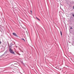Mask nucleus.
Wrapping results in <instances>:
<instances>
[{
    "mask_svg": "<svg viewBox=\"0 0 74 74\" xmlns=\"http://www.w3.org/2000/svg\"><path fill=\"white\" fill-rule=\"evenodd\" d=\"M22 40H24V41H25V39L23 38H22Z\"/></svg>",
    "mask_w": 74,
    "mask_h": 74,
    "instance_id": "0eeeda50",
    "label": "nucleus"
},
{
    "mask_svg": "<svg viewBox=\"0 0 74 74\" xmlns=\"http://www.w3.org/2000/svg\"><path fill=\"white\" fill-rule=\"evenodd\" d=\"M13 65H14V64H13Z\"/></svg>",
    "mask_w": 74,
    "mask_h": 74,
    "instance_id": "a211bd4d",
    "label": "nucleus"
},
{
    "mask_svg": "<svg viewBox=\"0 0 74 74\" xmlns=\"http://www.w3.org/2000/svg\"><path fill=\"white\" fill-rule=\"evenodd\" d=\"M20 62H21V63L22 64H24V63H23V60H20Z\"/></svg>",
    "mask_w": 74,
    "mask_h": 74,
    "instance_id": "20e7f679",
    "label": "nucleus"
},
{
    "mask_svg": "<svg viewBox=\"0 0 74 74\" xmlns=\"http://www.w3.org/2000/svg\"><path fill=\"white\" fill-rule=\"evenodd\" d=\"M19 55H21V54H19Z\"/></svg>",
    "mask_w": 74,
    "mask_h": 74,
    "instance_id": "2eb2a0df",
    "label": "nucleus"
},
{
    "mask_svg": "<svg viewBox=\"0 0 74 74\" xmlns=\"http://www.w3.org/2000/svg\"><path fill=\"white\" fill-rule=\"evenodd\" d=\"M30 11H31V12L32 13V10H31Z\"/></svg>",
    "mask_w": 74,
    "mask_h": 74,
    "instance_id": "f8f14e48",
    "label": "nucleus"
},
{
    "mask_svg": "<svg viewBox=\"0 0 74 74\" xmlns=\"http://www.w3.org/2000/svg\"><path fill=\"white\" fill-rule=\"evenodd\" d=\"M20 49V51H21L22 52H23L22 51V50H21V49Z\"/></svg>",
    "mask_w": 74,
    "mask_h": 74,
    "instance_id": "1a4fd4ad",
    "label": "nucleus"
},
{
    "mask_svg": "<svg viewBox=\"0 0 74 74\" xmlns=\"http://www.w3.org/2000/svg\"><path fill=\"white\" fill-rule=\"evenodd\" d=\"M7 53V52L6 51L2 55H5V56H7V55H5Z\"/></svg>",
    "mask_w": 74,
    "mask_h": 74,
    "instance_id": "7ed1b4c3",
    "label": "nucleus"
},
{
    "mask_svg": "<svg viewBox=\"0 0 74 74\" xmlns=\"http://www.w3.org/2000/svg\"><path fill=\"white\" fill-rule=\"evenodd\" d=\"M36 19H38V21H40V19H39V18H37V17H36Z\"/></svg>",
    "mask_w": 74,
    "mask_h": 74,
    "instance_id": "39448f33",
    "label": "nucleus"
},
{
    "mask_svg": "<svg viewBox=\"0 0 74 74\" xmlns=\"http://www.w3.org/2000/svg\"><path fill=\"white\" fill-rule=\"evenodd\" d=\"M11 46H12V45H11Z\"/></svg>",
    "mask_w": 74,
    "mask_h": 74,
    "instance_id": "f3484780",
    "label": "nucleus"
},
{
    "mask_svg": "<svg viewBox=\"0 0 74 74\" xmlns=\"http://www.w3.org/2000/svg\"><path fill=\"white\" fill-rule=\"evenodd\" d=\"M1 43V41H0V44Z\"/></svg>",
    "mask_w": 74,
    "mask_h": 74,
    "instance_id": "9b49d317",
    "label": "nucleus"
},
{
    "mask_svg": "<svg viewBox=\"0 0 74 74\" xmlns=\"http://www.w3.org/2000/svg\"><path fill=\"white\" fill-rule=\"evenodd\" d=\"M20 23V25H21V24H20V23Z\"/></svg>",
    "mask_w": 74,
    "mask_h": 74,
    "instance_id": "dca6fc26",
    "label": "nucleus"
},
{
    "mask_svg": "<svg viewBox=\"0 0 74 74\" xmlns=\"http://www.w3.org/2000/svg\"><path fill=\"white\" fill-rule=\"evenodd\" d=\"M13 36H15L16 37H18V36H17V35H16V34L15 33H13Z\"/></svg>",
    "mask_w": 74,
    "mask_h": 74,
    "instance_id": "f03ea898",
    "label": "nucleus"
},
{
    "mask_svg": "<svg viewBox=\"0 0 74 74\" xmlns=\"http://www.w3.org/2000/svg\"><path fill=\"white\" fill-rule=\"evenodd\" d=\"M72 29V27H71V28H70V29Z\"/></svg>",
    "mask_w": 74,
    "mask_h": 74,
    "instance_id": "ddd939ff",
    "label": "nucleus"
},
{
    "mask_svg": "<svg viewBox=\"0 0 74 74\" xmlns=\"http://www.w3.org/2000/svg\"><path fill=\"white\" fill-rule=\"evenodd\" d=\"M17 20L18 21V18H17Z\"/></svg>",
    "mask_w": 74,
    "mask_h": 74,
    "instance_id": "4468645a",
    "label": "nucleus"
},
{
    "mask_svg": "<svg viewBox=\"0 0 74 74\" xmlns=\"http://www.w3.org/2000/svg\"><path fill=\"white\" fill-rule=\"evenodd\" d=\"M15 62H14V64H16V63Z\"/></svg>",
    "mask_w": 74,
    "mask_h": 74,
    "instance_id": "6e6552de",
    "label": "nucleus"
},
{
    "mask_svg": "<svg viewBox=\"0 0 74 74\" xmlns=\"http://www.w3.org/2000/svg\"><path fill=\"white\" fill-rule=\"evenodd\" d=\"M60 33L61 34V35L62 36V32L61 31L60 32Z\"/></svg>",
    "mask_w": 74,
    "mask_h": 74,
    "instance_id": "423d86ee",
    "label": "nucleus"
},
{
    "mask_svg": "<svg viewBox=\"0 0 74 74\" xmlns=\"http://www.w3.org/2000/svg\"><path fill=\"white\" fill-rule=\"evenodd\" d=\"M73 16H74V14H72Z\"/></svg>",
    "mask_w": 74,
    "mask_h": 74,
    "instance_id": "9d476101",
    "label": "nucleus"
},
{
    "mask_svg": "<svg viewBox=\"0 0 74 74\" xmlns=\"http://www.w3.org/2000/svg\"><path fill=\"white\" fill-rule=\"evenodd\" d=\"M9 51L11 53H12V54H15V53H14V51L13 50H12L11 48L9 50Z\"/></svg>",
    "mask_w": 74,
    "mask_h": 74,
    "instance_id": "f257e3e1",
    "label": "nucleus"
}]
</instances>
